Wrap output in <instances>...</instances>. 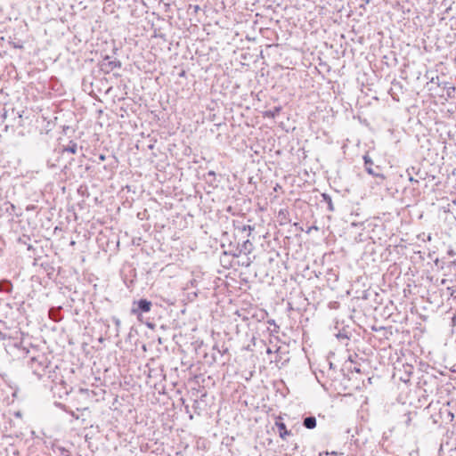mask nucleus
I'll list each match as a JSON object with an SVG mask.
<instances>
[{"label": "nucleus", "instance_id": "nucleus-1", "mask_svg": "<svg viewBox=\"0 0 456 456\" xmlns=\"http://www.w3.org/2000/svg\"><path fill=\"white\" fill-rule=\"evenodd\" d=\"M151 302L145 298L134 301L133 306L131 308V314L139 317L142 313H149L151 309Z\"/></svg>", "mask_w": 456, "mask_h": 456}, {"label": "nucleus", "instance_id": "nucleus-2", "mask_svg": "<svg viewBox=\"0 0 456 456\" xmlns=\"http://www.w3.org/2000/svg\"><path fill=\"white\" fill-rule=\"evenodd\" d=\"M239 253L233 254L234 256H239L241 253L250 254L253 250V244L249 240L243 241L238 248Z\"/></svg>", "mask_w": 456, "mask_h": 456}, {"label": "nucleus", "instance_id": "nucleus-3", "mask_svg": "<svg viewBox=\"0 0 456 456\" xmlns=\"http://www.w3.org/2000/svg\"><path fill=\"white\" fill-rule=\"evenodd\" d=\"M275 425L281 438L285 439L287 436L290 435V431L287 430L286 425L282 421H276Z\"/></svg>", "mask_w": 456, "mask_h": 456}, {"label": "nucleus", "instance_id": "nucleus-4", "mask_svg": "<svg viewBox=\"0 0 456 456\" xmlns=\"http://www.w3.org/2000/svg\"><path fill=\"white\" fill-rule=\"evenodd\" d=\"M363 159H364V165H365V170L370 174V175H372L374 176H378L379 174L376 173L374 171V169L372 168V165H373V162L372 160L370 159V158L367 155H365L363 157Z\"/></svg>", "mask_w": 456, "mask_h": 456}, {"label": "nucleus", "instance_id": "nucleus-5", "mask_svg": "<svg viewBox=\"0 0 456 456\" xmlns=\"http://www.w3.org/2000/svg\"><path fill=\"white\" fill-rule=\"evenodd\" d=\"M61 307L59 308H51L49 310V317L53 322H60L62 319V316L61 314Z\"/></svg>", "mask_w": 456, "mask_h": 456}, {"label": "nucleus", "instance_id": "nucleus-6", "mask_svg": "<svg viewBox=\"0 0 456 456\" xmlns=\"http://www.w3.org/2000/svg\"><path fill=\"white\" fill-rule=\"evenodd\" d=\"M104 61H107V62H104L103 65H107L108 68H109V70H113V69H115L117 68H120L121 67V62L119 61H118V60L111 61L109 56H106Z\"/></svg>", "mask_w": 456, "mask_h": 456}, {"label": "nucleus", "instance_id": "nucleus-7", "mask_svg": "<svg viewBox=\"0 0 456 456\" xmlns=\"http://www.w3.org/2000/svg\"><path fill=\"white\" fill-rule=\"evenodd\" d=\"M281 110V107H274L272 110L265 111L264 117L274 118L280 113Z\"/></svg>", "mask_w": 456, "mask_h": 456}, {"label": "nucleus", "instance_id": "nucleus-8", "mask_svg": "<svg viewBox=\"0 0 456 456\" xmlns=\"http://www.w3.org/2000/svg\"><path fill=\"white\" fill-rule=\"evenodd\" d=\"M77 151V144L76 142H70L69 144L64 149V151L75 154Z\"/></svg>", "mask_w": 456, "mask_h": 456}, {"label": "nucleus", "instance_id": "nucleus-9", "mask_svg": "<svg viewBox=\"0 0 456 456\" xmlns=\"http://www.w3.org/2000/svg\"><path fill=\"white\" fill-rule=\"evenodd\" d=\"M304 426L308 429L314 428V416H308L304 419Z\"/></svg>", "mask_w": 456, "mask_h": 456}, {"label": "nucleus", "instance_id": "nucleus-10", "mask_svg": "<svg viewBox=\"0 0 456 456\" xmlns=\"http://www.w3.org/2000/svg\"><path fill=\"white\" fill-rule=\"evenodd\" d=\"M322 197L323 198V200H325V202L327 203V208L329 210H333V205H332V201H331V199L330 196H328L327 194L325 193H322Z\"/></svg>", "mask_w": 456, "mask_h": 456}, {"label": "nucleus", "instance_id": "nucleus-11", "mask_svg": "<svg viewBox=\"0 0 456 456\" xmlns=\"http://www.w3.org/2000/svg\"><path fill=\"white\" fill-rule=\"evenodd\" d=\"M112 321H113L114 324L116 325L117 332H118L119 327H120V324H121L120 320L118 317L114 316V317H112Z\"/></svg>", "mask_w": 456, "mask_h": 456}, {"label": "nucleus", "instance_id": "nucleus-12", "mask_svg": "<svg viewBox=\"0 0 456 456\" xmlns=\"http://www.w3.org/2000/svg\"><path fill=\"white\" fill-rule=\"evenodd\" d=\"M208 176H215V175H216V173H215L214 171H209V172L208 173Z\"/></svg>", "mask_w": 456, "mask_h": 456}, {"label": "nucleus", "instance_id": "nucleus-13", "mask_svg": "<svg viewBox=\"0 0 456 456\" xmlns=\"http://www.w3.org/2000/svg\"><path fill=\"white\" fill-rule=\"evenodd\" d=\"M330 453L329 452H320L319 453V456H329Z\"/></svg>", "mask_w": 456, "mask_h": 456}, {"label": "nucleus", "instance_id": "nucleus-14", "mask_svg": "<svg viewBox=\"0 0 456 456\" xmlns=\"http://www.w3.org/2000/svg\"><path fill=\"white\" fill-rule=\"evenodd\" d=\"M99 158H100L101 160H105V156L104 155H100Z\"/></svg>", "mask_w": 456, "mask_h": 456}, {"label": "nucleus", "instance_id": "nucleus-15", "mask_svg": "<svg viewBox=\"0 0 456 456\" xmlns=\"http://www.w3.org/2000/svg\"><path fill=\"white\" fill-rule=\"evenodd\" d=\"M448 254H449V255H451V256H453V255H454V252H453L452 250H450V251L448 252Z\"/></svg>", "mask_w": 456, "mask_h": 456}, {"label": "nucleus", "instance_id": "nucleus-16", "mask_svg": "<svg viewBox=\"0 0 456 456\" xmlns=\"http://www.w3.org/2000/svg\"><path fill=\"white\" fill-rule=\"evenodd\" d=\"M410 181L411 182H416V183L418 182L417 180H414L412 177H410Z\"/></svg>", "mask_w": 456, "mask_h": 456}, {"label": "nucleus", "instance_id": "nucleus-17", "mask_svg": "<svg viewBox=\"0 0 456 456\" xmlns=\"http://www.w3.org/2000/svg\"><path fill=\"white\" fill-rule=\"evenodd\" d=\"M279 188H281V187L279 186V184H277L276 187L274 188V191L279 190Z\"/></svg>", "mask_w": 456, "mask_h": 456}, {"label": "nucleus", "instance_id": "nucleus-18", "mask_svg": "<svg viewBox=\"0 0 456 456\" xmlns=\"http://www.w3.org/2000/svg\"><path fill=\"white\" fill-rule=\"evenodd\" d=\"M279 188H281V187L279 186V184H277L276 187L274 188V191L279 190Z\"/></svg>", "mask_w": 456, "mask_h": 456}, {"label": "nucleus", "instance_id": "nucleus-19", "mask_svg": "<svg viewBox=\"0 0 456 456\" xmlns=\"http://www.w3.org/2000/svg\"><path fill=\"white\" fill-rule=\"evenodd\" d=\"M431 239H432V238H431V235H430V234H429V235H428V241H430V240H431Z\"/></svg>", "mask_w": 456, "mask_h": 456}]
</instances>
